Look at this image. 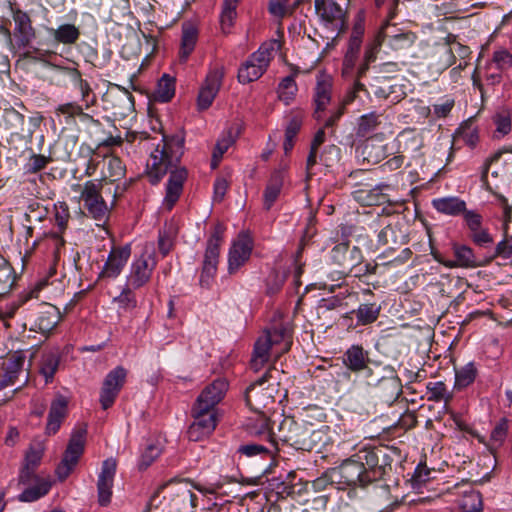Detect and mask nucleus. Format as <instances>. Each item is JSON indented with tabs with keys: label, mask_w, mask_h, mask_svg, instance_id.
Segmentation results:
<instances>
[{
	"label": "nucleus",
	"mask_w": 512,
	"mask_h": 512,
	"mask_svg": "<svg viewBox=\"0 0 512 512\" xmlns=\"http://www.w3.org/2000/svg\"><path fill=\"white\" fill-rule=\"evenodd\" d=\"M387 185L364 187L353 192L354 199L363 206H377L388 201L387 195L382 192V188Z\"/></svg>",
	"instance_id": "473e14b6"
},
{
	"label": "nucleus",
	"mask_w": 512,
	"mask_h": 512,
	"mask_svg": "<svg viewBox=\"0 0 512 512\" xmlns=\"http://www.w3.org/2000/svg\"><path fill=\"white\" fill-rule=\"evenodd\" d=\"M427 389L429 391V399L434 401H448L451 398V395L447 391V387L444 382H430L427 385Z\"/></svg>",
	"instance_id": "338daca9"
},
{
	"label": "nucleus",
	"mask_w": 512,
	"mask_h": 512,
	"mask_svg": "<svg viewBox=\"0 0 512 512\" xmlns=\"http://www.w3.org/2000/svg\"><path fill=\"white\" fill-rule=\"evenodd\" d=\"M241 132V126L235 124L229 128L227 134L221 137L214 148L213 154L214 158L223 157V154L228 150V148L235 142L236 138Z\"/></svg>",
	"instance_id": "09e8293b"
},
{
	"label": "nucleus",
	"mask_w": 512,
	"mask_h": 512,
	"mask_svg": "<svg viewBox=\"0 0 512 512\" xmlns=\"http://www.w3.org/2000/svg\"><path fill=\"white\" fill-rule=\"evenodd\" d=\"M378 34L383 44L395 53L407 51L417 40V35L414 32L389 21L381 26Z\"/></svg>",
	"instance_id": "9b49d317"
},
{
	"label": "nucleus",
	"mask_w": 512,
	"mask_h": 512,
	"mask_svg": "<svg viewBox=\"0 0 512 512\" xmlns=\"http://www.w3.org/2000/svg\"><path fill=\"white\" fill-rule=\"evenodd\" d=\"M369 387L375 397L389 404L397 400L402 393L401 381L390 365L381 368V375L375 380L371 379Z\"/></svg>",
	"instance_id": "9d476101"
},
{
	"label": "nucleus",
	"mask_w": 512,
	"mask_h": 512,
	"mask_svg": "<svg viewBox=\"0 0 512 512\" xmlns=\"http://www.w3.org/2000/svg\"><path fill=\"white\" fill-rule=\"evenodd\" d=\"M60 75L69 78L74 88L81 93V102L85 104V108L89 109L96 103V96L92 92V88L87 80L83 79L81 72L75 67H66L51 64Z\"/></svg>",
	"instance_id": "6ab92c4d"
},
{
	"label": "nucleus",
	"mask_w": 512,
	"mask_h": 512,
	"mask_svg": "<svg viewBox=\"0 0 512 512\" xmlns=\"http://www.w3.org/2000/svg\"><path fill=\"white\" fill-rule=\"evenodd\" d=\"M52 161L50 156L33 153L24 168L27 173L34 174L46 168V166Z\"/></svg>",
	"instance_id": "bf43d9fd"
},
{
	"label": "nucleus",
	"mask_w": 512,
	"mask_h": 512,
	"mask_svg": "<svg viewBox=\"0 0 512 512\" xmlns=\"http://www.w3.org/2000/svg\"><path fill=\"white\" fill-rule=\"evenodd\" d=\"M25 353L16 351L8 354L2 364V374L0 375V389H4L16 384L21 375H24V383L28 381V373H25Z\"/></svg>",
	"instance_id": "a211bd4d"
},
{
	"label": "nucleus",
	"mask_w": 512,
	"mask_h": 512,
	"mask_svg": "<svg viewBox=\"0 0 512 512\" xmlns=\"http://www.w3.org/2000/svg\"><path fill=\"white\" fill-rule=\"evenodd\" d=\"M130 256V245L113 247L101 271V276L108 278L118 277Z\"/></svg>",
	"instance_id": "393cba45"
},
{
	"label": "nucleus",
	"mask_w": 512,
	"mask_h": 512,
	"mask_svg": "<svg viewBox=\"0 0 512 512\" xmlns=\"http://www.w3.org/2000/svg\"><path fill=\"white\" fill-rule=\"evenodd\" d=\"M433 208L441 213L448 216H462L465 221V214L468 212H473L474 210H468L466 207V202L459 197L450 196V197H442L436 198L432 200Z\"/></svg>",
	"instance_id": "c756f323"
},
{
	"label": "nucleus",
	"mask_w": 512,
	"mask_h": 512,
	"mask_svg": "<svg viewBox=\"0 0 512 512\" xmlns=\"http://www.w3.org/2000/svg\"><path fill=\"white\" fill-rule=\"evenodd\" d=\"M332 79L326 74L317 76L316 86L314 89L313 101L315 105L314 117L316 120L321 119V114L331 101Z\"/></svg>",
	"instance_id": "a878e982"
},
{
	"label": "nucleus",
	"mask_w": 512,
	"mask_h": 512,
	"mask_svg": "<svg viewBox=\"0 0 512 512\" xmlns=\"http://www.w3.org/2000/svg\"><path fill=\"white\" fill-rule=\"evenodd\" d=\"M175 86V78L169 74H163L154 91V99L161 103L169 102L175 95Z\"/></svg>",
	"instance_id": "c03bdc74"
},
{
	"label": "nucleus",
	"mask_w": 512,
	"mask_h": 512,
	"mask_svg": "<svg viewBox=\"0 0 512 512\" xmlns=\"http://www.w3.org/2000/svg\"><path fill=\"white\" fill-rule=\"evenodd\" d=\"M275 449L276 445H274V447H271L270 444L268 443L267 445L263 443H247L239 446L237 452L247 457H253L257 455L263 457H270L272 456Z\"/></svg>",
	"instance_id": "8fccbe9b"
},
{
	"label": "nucleus",
	"mask_w": 512,
	"mask_h": 512,
	"mask_svg": "<svg viewBox=\"0 0 512 512\" xmlns=\"http://www.w3.org/2000/svg\"><path fill=\"white\" fill-rule=\"evenodd\" d=\"M455 370V383L454 389L461 391L470 386L478 375V369L475 362L470 361L464 366L454 368Z\"/></svg>",
	"instance_id": "a19ab883"
},
{
	"label": "nucleus",
	"mask_w": 512,
	"mask_h": 512,
	"mask_svg": "<svg viewBox=\"0 0 512 512\" xmlns=\"http://www.w3.org/2000/svg\"><path fill=\"white\" fill-rule=\"evenodd\" d=\"M176 234V228L172 224H166L159 230L158 249L162 257H166L173 249Z\"/></svg>",
	"instance_id": "49530a36"
},
{
	"label": "nucleus",
	"mask_w": 512,
	"mask_h": 512,
	"mask_svg": "<svg viewBox=\"0 0 512 512\" xmlns=\"http://www.w3.org/2000/svg\"><path fill=\"white\" fill-rule=\"evenodd\" d=\"M315 9L322 20L333 23L342 20L344 13L335 0H315Z\"/></svg>",
	"instance_id": "58836bf2"
},
{
	"label": "nucleus",
	"mask_w": 512,
	"mask_h": 512,
	"mask_svg": "<svg viewBox=\"0 0 512 512\" xmlns=\"http://www.w3.org/2000/svg\"><path fill=\"white\" fill-rule=\"evenodd\" d=\"M291 345V334L283 325L267 329L254 344L250 369L259 372L269 362L271 354L279 357L287 352Z\"/></svg>",
	"instance_id": "7ed1b4c3"
},
{
	"label": "nucleus",
	"mask_w": 512,
	"mask_h": 512,
	"mask_svg": "<svg viewBox=\"0 0 512 512\" xmlns=\"http://www.w3.org/2000/svg\"><path fill=\"white\" fill-rule=\"evenodd\" d=\"M225 227L217 223L211 232L206 243L202 269L199 278L201 287L210 288L213 279L217 273V267L220 256V246L223 242Z\"/></svg>",
	"instance_id": "423d86ee"
},
{
	"label": "nucleus",
	"mask_w": 512,
	"mask_h": 512,
	"mask_svg": "<svg viewBox=\"0 0 512 512\" xmlns=\"http://www.w3.org/2000/svg\"><path fill=\"white\" fill-rule=\"evenodd\" d=\"M239 0H224L223 10L221 13V26L225 31L226 28H230L236 17V7Z\"/></svg>",
	"instance_id": "680f3d73"
},
{
	"label": "nucleus",
	"mask_w": 512,
	"mask_h": 512,
	"mask_svg": "<svg viewBox=\"0 0 512 512\" xmlns=\"http://www.w3.org/2000/svg\"><path fill=\"white\" fill-rule=\"evenodd\" d=\"M344 367L355 374L361 373L366 368V364H370L371 359L369 352L362 345H351L341 356Z\"/></svg>",
	"instance_id": "bb28decb"
},
{
	"label": "nucleus",
	"mask_w": 512,
	"mask_h": 512,
	"mask_svg": "<svg viewBox=\"0 0 512 512\" xmlns=\"http://www.w3.org/2000/svg\"><path fill=\"white\" fill-rule=\"evenodd\" d=\"M275 373H279V371L274 366H270L261 377L246 388L245 401L252 410L260 412L274 403V389L270 384L266 387L264 385L272 379L276 380Z\"/></svg>",
	"instance_id": "6e6552de"
},
{
	"label": "nucleus",
	"mask_w": 512,
	"mask_h": 512,
	"mask_svg": "<svg viewBox=\"0 0 512 512\" xmlns=\"http://www.w3.org/2000/svg\"><path fill=\"white\" fill-rule=\"evenodd\" d=\"M183 140L172 138L163 140V145L156 147L147 164V175L152 185H156L169 172L163 206L171 210L179 200L183 184L187 179V170L177 168L182 155Z\"/></svg>",
	"instance_id": "f257e3e1"
},
{
	"label": "nucleus",
	"mask_w": 512,
	"mask_h": 512,
	"mask_svg": "<svg viewBox=\"0 0 512 512\" xmlns=\"http://www.w3.org/2000/svg\"><path fill=\"white\" fill-rule=\"evenodd\" d=\"M508 429L509 421L505 417L501 418L492 429L487 448L494 456L497 450L504 444L508 435Z\"/></svg>",
	"instance_id": "37998d69"
},
{
	"label": "nucleus",
	"mask_w": 512,
	"mask_h": 512,
	"mask_svg": "<svg viewBox=\"0 0 512 512\" xmlns=\"http://www.w3.org/2000/svg\"><path fill=\"white\" fill-rule=\"evenodd\" d=\"M228 386L226 379H215L202 390L194 404H197L198 407L216 410V406L224 398Z\"/></svg>",
	"instance_id": "5701e85b"
},
{
	"label": "nucleus",
	"mask_w": 512,
	"mask_h": 512,
	"mask_svg": "<svg viewBox=\"0 0 512 512\" xmlns=\"http://www.w3.org/2000/svg\"><path fill=\"white\" fill-rule=\"evenodd\" d=\"M131 14L129 0H112V6L109 12L108 20L114 23L125 19Z\"/></svg>",
	"instance_id": "6e6d98bb"
},
{
	"label": "nucleus",
	"mask_w": 512,
	"mask_h": 512,
	"mask_svg": "<svg viewBox=\"0 0 512 512\" xmlns=\"http://www.w3.org/2000/svg\"><path fill=\"white\" fill-rule=\"evenodd\" d=\"M493 123L496 126L495 132L500 136L507 135L512 128L511 114L508 110H500L493 116Z\"/></svg>",
	"instance_id": "13d9d810"
},
{
	"label": "nucleus",
	"mask_w": 512,
	"mask_h": 512,
	"mask_svg": "<svg viewBox=\"0 0 512 512\" xmlns=\"http://www.w3.org/2000/svg\"><path fill=\"white\" fill-rule=\"evenodd\" d=\"M171 504L178 512H189L197 506V496L182 484L173 493Z\"/></svg>",
	"instance_id": "c9c22d12"
},
{
	"label": "nucleus",
	"mask_w": 512,
	"mask_h": 512,
	"mask_svg": "<svg viewBox=\"0 0 512 512\" xmlns=\"http://www.w3.org/2000/svg\"><path fill=\"white\" fill-rule=\"evenodd\" d=\"M156 266L157 258L155 252L148 253L145 251L132 262L126 284L134 289L143 287L150 281Z\"/></svg>",
	"instance_id": "4468645a"
},
{
	"label": "nucleus",
	"mask_w": 512,
	"mask_h": 512,
	"mask_svg": "<svg viewBox=\"0 0 512 512\" xmlns=\"http://www.w3.org/2000/svg\"><path fill=\"white\" fill-rule=\"evenodd\" d=\"M61 361V353L58 348L45 350L40 358L39 372L44 377L45 383L54 379Z\"/></svg>",
	"instance_id": "2f4dec72"
},
{
	"label": "nucleus",
	"mask_w": 512,
	"mask_h": 512,
	"mask_svg": "<svg viewBox=\"0 0 512 512\" xmlns=\"http://www.w3.org/2000/svg\"><path fill=\"white\" fill-rule=\"evenodd\" d=\"M133 290H135L133 287L126 284L120 295L113 298V302L118 305L119 309L129 311L136 308L137 299Z\"/></svg>",
	"instance_id": "5fc2aeb1"
},
{
	"label": "nucleus",
	"mask_w": 512,
	"mask_h": 512,
	"mask_svg": "<svg viewBox=\"0 0 512 512\" xmlns=\"http://www.w3.org/2000/svg\"><path fill=\"white\" fill-rule=\"evenodd\" d=\"M58 323V316L51 311L42 312L37 320L36 326L42 333L50 332Z\"/></svg>",
	"instance_id": "69168bd1"
},
{
	"label": "nucleus",
	"mask_w": 512,
	"mask_h": 512,
	"mask_svg": "<svg viewBox=\"0 0 512 512\" xmlns=\"http://www.w3.org/2000/svg\"><path fill=\"white\" fill-rule=\"evenodd\" d=\"M116 469L117 462L114 458L103 461L97 481L98 501L101 506H107L111 501Z\"/></svg>",
	"instance_id": "412c9836"
},
{
	"label": "nucleus",
	"mask_w": 512,
	"mask_h": 512,
	"mask_svg": "<svg viewBox=\"0 0 512 512\" xmlns=\"http://www.w3.org/2000/svg\"><path fill=\"white\" fill-rule=\"evenodd\" d=\"M50 488L51 484L49 482H39L35 486L26 488L18 498L21 502H33L45 496Z\"/></svg>",
	"instance_id": "864d4df0"
},
{
	"label": "nucleus",
	"mask_w": 512,
	"mask_h": 512,
	"mask_svg": "<svg viewBox=\"0 0 512 512\" xmlns=\"http://www.w3.org/2000/svg\"><path fill=\"white\" fill-rule=\"evenodd\" d=\"M471 241L478 247L488 248L494 243V239L489 230L483 227V217L477 211L465 214L464 221Z\"/></svg>",
	"instance_id": "4be33fe9"
},
{
	"label": "nucleus",
	"mask_w": 512,
	"mask_h": 512,
	"mask_svg": "<svg viewBox=\"0 0 512 512\" xmlns=\"http://www.w3.org/2000/svg\"><path fill=\"white\" fill-rule=\"evenodd\" d=\"M464 512H481L483 509L482 496L479 491L471 489L465 492L460 503Z\"/></svg>",
	"instance_id": "603ef678"
},
{
	"label": "nucleus",
	"mask_w": 512,
	"mask_h": 512,
	"mask_svg": "<svg viewBox=\"0 0 512 512\" xmlns=\"http://www.w3.org/2000/svg\"><path fill=\"white\" fill-rule=\"evenodd\" d=\"M382 123V115L377 112H370L359 117L356 134L358 137H368L374 133Z\"/></svg>",
	"instance_id": "79ce46f5"
},
{
	"label": "nucleus",
	"mask_w": 512,
	"mask_h": 512,
	"mask_svg": "<svg viewBox=\"0 0 512 512\" xmlns=\"http://www.w3.org/2000/svg\"><path fill=\"white\" fill-rule=\"evenodd\" d=\"M47 32L57 43L64 45L75 44L80 38V30L74 24H62L57 28H47Z\"/></svg>",
	"instance_id": "4c0bfd02"
},
{
	"label": "nucleus",
	"mask_w": 512,
	"mask_h": 512,
	"mask_svg": "<svg viewBox=\"0 0 512 512\" xmlns=\"http://www.w3.org/2000/svg\"><path fill=\"white\" fill-rule=\"evenodd\" d=\"M358 459L363 460L366 477L370 483L388 480L402 468L405 456L401 450L387 445H365L358 449Z\"/></svg>",
	"instance_id": "f03ea898"
},
{
	"label": "nucleus",
	"mask_w": 512,
	"mask_h": 512,
	"mask_svg": "<svg viewBox=\"0 0 512 512\" xmlns=\"http://www.w3.org/2000/svg\"><path fill=\"white\" fill-rule=\"evenodd\" d=\"M331 259L335 264L341 267L345 268L353 266L354 268L356 264H359L360 262L361 250L357 246H354L349 250V245L347 243H340L332 248Z\"/></svg>",
	"instance_id": "7c9ffc66"
},
{
	"label": "nucleus",
	"mask_w": 512,
	"mask_h": 512,
	"mask_svg": "<svg viewBox=\"0 0 512 512\" xmlns=\"http://www.w3.org/2000/svg\"><path fill=\"white\" fill-rule=\"evenodd\" d=\"M224 74L223 67H214L209 70L197 97V109L199 111L207 110L212 105L222 86Z\"/></svg>",
	"instance_id": "dca6fc26"
},
{
	"label": "nucleus",
	"mask_w": 512,
	"mask_h": 512,
	"mask_svg": "<svg viewBox=\"0 0 512 512\" xmlns=\"http://www.w3.org/2000/svg\"><path fill=\"white\" fill-rule=\"evenodd\" d=\"M191 414L194 421L187 431L189 440L200 441L213 433L218 422L216 410L198 407L197 404H194Z\"/></svg>",
	"instance_id": "ddd939ff"
},
{
	"label": "nucleus",
	"mask_w": 512,
	"mask_h": 512,
	"mask_svg": "<svg viewBox=\"0 0 512 512\" xmlns=\"http://www.w3.org/2000/svg\"><path fill=\"white\" fill-rule=\"evenodd\" d=\"M253 242L246 234H240L232 244L228 254V272L236 273L250 258Z\"/></svg>",
	"instance_id": "aec40b11"
},
{
	"label": "nucleus",
	"mask_w": 512,
	"mask_h": 512,
	"mask_svg": "<svg viewBox=\"0 0 512 512\" xmlns=\"http://www.w3.org/2000/svg\"><path fill=\"white\" fill-rule=\"evenodd\" d=\"M108 176L111 181H117L123 178L126 174V166L123 161L117 156H110L107 161Z\"/></svg>",
	"instance_id": "e2e57ef3"
},
{
	"label": "nucleus",
	"mask_w": 512,
	"mask_h": 512,
	"mask_svg": "<svg viewBox=\"0 0 512 512\" xmlns=\"http://www.w3.org/2000/svg\"><path fill=\"white\" fill-rule=\"evenodd\" d=\"M16 281V273L11 264L0 255V297L8 294Z\"/></svg>",
	"instance_id": "a18cd8bd"
},
{
	"label": "nucleus",
	"mask_w": 512,
	"mask_h": 512,
	"mask_svg": "<svg viewBox=\"0 0 512 512\" xmlns=\"http://www.w3.org/2000/svg\"><path fill=\"white\" fill-rule=\"evenodd\" d=\"M365 475L366 468L363 460L358 459V450L338 467L331 469V478L337 480V484L343 486L365 488L371 484Z\"/></svg>",
	"instance_id": "1a4fd4ad"
},
{
	"label": "nucleus",
	"mask_w": 512,
	"mask_h": 512,
	"mask_svg": "<svg viewBox=\"0 0 512 512\" xmlns=\"http://www.w3.org/2000/svg\"><path fill=\"white\" fill-rule=\"evenodd\" d=\"M281 44L278 40H270L268 42L263 43L257 51L252 54L260 60L263 59L265 64L270 65L271 60L273 59V52L280 49Z\"/></svg>",
	"instance_id": "052dcab7"
},
{
	"label": "nucleus",
	"mask_w": 512,
	"mask_h": 512,
	"mask_svg": "<svg viewBox=\"0 0 512 512\" xmlns=\"http://www.w3.org/2000/svg\"><path fill=\"white\" fill-rule=\"evenodd\" d=\"M113 114L115 116L126 117L134 108L133 95L125 88L119 89L116 94H111Z\"/></svg>",
	"instance_id": "ea45409f"
},
{
	"label": "nucleus",
	"mask_w": 512,
	"mask_h": 512,
	"mask_svg": "<svg viewBox=\"0 0 512 512\" xmlns=\"http://www.w3.org/2000/svg\"><path fill=\"white\" fill-rule=\"evenodd\" d=\"M263 59L255 57L251 54L238 69L237 79L241 84H249L258 80L268 69Z\"/></svg>",
	"instance_id": "c85d7f7f"
},
{
	"label": "nucleus",
	"mask_w": 512,
	"mask_h": 512,
	"mask_svg": "<svg viewBox=\"0 0 512 512\" xmlns=\"http://www.w3.org/2000/svg\"><path fill=\"white\" fill-rule=\"evenodd\" d=\"M297 91L298 87L295 80L292 77H284L277 88L278 98L285 105H289L294 100Z\"/></svg>",
	"instance_id": "3c124183"
},
{
	"label": "nucleus",
	"mask_w": 512,
	"mask_h": 512,
	"mask_svg": "<svg viewBox=\"0 0 512 512\" xmlns=\"http://www.w3.org/2000/svg\"><path fill=\"white\" fill-rule=\"evenodd\" d=\"M455 137L461 139L469 147L474 148L479 141L478 129L471 120L466 121L456 130Z\"/></svg>",
	"instance_id": "de8ad7c7"
},
{
	"label": "nucleus",
	"mask_w": 512,
	"mask_h": 512,
	"mask_svg": "<svg viewBox=\"0 0 512 512\" xmlns=\"http://www.w3.org/2000/svg\"><path fill=\"white\" fill-rule=\"evenodd\" d=\"M127 370L123 366H117L112 369L105 377L101 391H100V404L104 410L110 408L122 387L126 382Z\"/></svg>",
	"instance_id": "2eb2a0df"
},
{
	"label": "nucleus",
	"mask_w": 512,
	"mask_h": 512,
	"mask_svg": "<svg viewBox=\"0 0 512 512\" xmlns=\"http://www.w3.org/2000/svg\"><path fill=\"white\" fill-rule=\"evenodd\" d=\"M284 183V174L281 171H275L271 174L264 190V208L270 210L277 200Z\"/></svg>",
	"instance_id": "e433bc0d"
},
{
	"label": "nucleus",
	"mask_w": 512,
	"mask_h": 512,
	"mask_svg": "<svg viewBox=\"0 0 512 512\" xmlns=\"http://www.w3.org/2000/svg\"><path fill=\"white\" fill-rule=\"evenodd\" d=\"M501 258L504 261L512 263V235H505L504 239L497 243L493 254L489 260Z\"/></svg>",
	"instance_id": "4d7b16f0"
},
{
	"label": "nucleus",
	"mask_w": 512,
	"mask_h": 512,
	"mask_svg": "<svg viewBox=\"0 0 512 512\" xmlns=\"http://www.w3.org/2000/svg\"><path fill=\"white\" fill-rule=\"evenodd\" d=\"M198 34V29L192 23L184 22L182 24L181 45L179 50L181 63H185L194 51L198 41Z\"/></svg>",
	"instance_id": "72a5a7b5"
},
{
	"label": "nucleus",
	"mask_w": 512,
	"mask_h": 512,
	"mask_svg": "<svg viewBox=\"0 0 512 512\" xmlns=\"http://www.w3.org/2000/svg\"><path fill=\"white\" fill-rule=\"evenodd\" d=\"M12 17L15 23L14 35L17 38L19 47H28L36 37V31L27 12L16 8L12 10Z\"/></svg>",
	"instance_id": "b1692460"
},
{
	"label": "nucleus",
	"mask_w": 512,
	"mask_h": 512,
	"mask_svg": "<svg viewBox=\"0 0 512 512\" xmlns=\"http://www.w3.org/2000/svg\"><path fill=\"white\" fill-rule=\"evenodd\" d=\"M72 189L80 193L79 199L91 218L97 221H105L108 218L110 210L101 195V181L89 180L83 185H73Z\"/></svg>",
	"instance_id": "0eeeda50"
},
{
	"label": "nucleus",
	"mask_w": 512,
	"mask_h": 512,
	"mask_svg": "<svg viewBox=\"0 0 512 512\" xmlns=\"http://www.w3.org/2000/svg\"><path fill=\"white\" fill-rule=\"evenodd\" d=\"M161 454V448L155 444H149L142 452L138 463L140 470L147 469Z\"/></svg>",
	"instance_id": "0e129e2a"
},
{
	"label": "nucleus",
	"mask_w": 512,
	"mask_h": 512,
	"mask_svg": "<svg viewBox=\"0 0 512 512\" xmlns=\"http://www.w3.org/2000/svg\"><path fill=\"white\" fill-rule=\"evenodd\" d=\"M54 211L55 224L57 225L59 232L51 233L49 237L54 241L55 246L58 248L59 246H63L65 243L61 234L66 230L68 226V222L70 220V211L68 204L64 201L55 203Z\"/></svg>",
	"instance_id": "f704fd0d"
},
{
	"label": "nucleus",
	"mask_w": 512,
	"mask_h": 512,
	"mask_svg": "<svg viewBox=\"0 0 512 512\" xmlns=\"http://www.w3.org/2000/svg\"><path fill=\"white\" fill-rule=\"evenodd\" d=\"M82 106L78 102L72 101L58 105L55 108L56 115H63L66 119H74L78 114H82Z\"/></svg>",
	"instance_id": "774afa93"
},
{
	"label": "nucleus",
	"mask_w": 512,
	"mask_h": 512,
	"mask_svg": "<svg viewBox=\"0 0 512 512\" xmlns=\"http://www.w3.org/2000/svg\"><path fill=\"white\" fill-rule=\"evenodd\" d=\"M381 312V305L377 302H366L361 303L357 309L351 310L344 314L343 318L345 320H352L353 316L356 317V324L354 327L357 326H368L372 323H374L380 315ZM348 327H353L352 324H348Z\"/></svg>",
	"instance_id": "cd10ccee"
},
{
	"label": "nucleus",
	"mask_w": 512,
	"mask_h": 512,
	"mask_svg": "<svg viewBox=\"0 0 512 512\" xmlns=\"http://www.w3.org/2000/svg\"><path fill=\"white\" fill-rule=\"evenodd\" d=\"M452 250L454 259H446L439 251L432 249L431 255L446 268H475L477 262L473 249L464 244L453 243Z\"/></svg>",
	"instance_id": "f3484780"
},
{
	"label": "nucleus",
	"mask_w": 512,
	"mask_h": 512,
	"mask_svg": "<svg viewBox=\"0 0 512 512\" xmlns=\"http://www.w3.org/2000/svg\"><path fill=\"white\" fill-rule=\"evenodd\" d=\"M86 436V425L77 426L72 430L61 462L58 464L55 470V473L60 481H64L69 477V475L77 466L80 458L84 454Z\"/></svg>",
	"instance_id": "39448f33"
},
{
	"label": "nucleus",
	"mask_w": 512,
	"mask_h": 512,
	"mask_svg": "<svg viewBox=\"0 0 512 512\" xmlns=\"http://www.w3.org/2000/svg\"><path fill=\"white\" fill-rule=\"evenodd\" d=\"M311 429L304 423H298L291 418H285L279 425L276 439L296 449L310 450Z\"/></svg>",
	"instance_id": "f8f14e48"
},
{
	"label": "nucleus",
	"mask_w": 512,
	"mask_h": 512,
	"mask_svg": "<svg viewBox=\"0 0 512 512\" xmlns=\"http://www.w3.org/2000/svg\"><path fill=\"white\" fill-rule=\"evenodd\" d=\"M408 234L403 229L400 222L389 223L378 233V245L387 248L378 256V259L384 260L382 265L399 266L406 263L412 256L410 248H404L401 252L392 257L393 253L408 243Z\"/></svg>",
	"instance_id": "20e7f679"
}]
</instances>
